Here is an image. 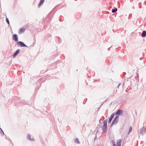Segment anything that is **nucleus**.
Returning <instances> with one entry per match:
<instances>
[{
	"instance_id": "1",
	"label": "nucleus",
	"mask_w": 146,
	"mask_h": 146,
	"mask_svg": "<svg viewBox=\"0 0 146 146\" xmlns=\"http://www.w3.org/2000/svg\"><path fill=\"white\" fill-rule=\"evenodd\" d=\"M107 120L106 119L104 121L103 123V126L102 127V129L104 133H106L107 132Z\"/></svg>"
},
{
	"instance_id": "2",
	"label": "nucleus",
	"mask_w": 146,
	"mask_h": 146,
	"mask_svg": "<svg viewBox=\"0 0 146 146\" xmlns=\"http://www.w3.org/2000/svg\"><path fill=\"white\" fill-rule=\"evenodd\" d=\"M17 44L18 46L20 47H28V46L26 45L23 42L21 41H18L17 42Z\"/></svg>"
},
{
	"instance_id": "3",
	"label": "nucleus",
	"mask_w": 146,
	"mask_h": 146,
	"mask_svg": "<svg viewBox=\"0 0 146 146\" xmlns=\"http://www.w3.org/2000/svg\"><path fill=\"white\" fill-rule=\"evenodd\" d=\"M123 111L118 109L115 112V115H122L123 114Z\"/></svg>"
},
{
	"instance_id": "4",
	"label": "nucleus",
	"mask_w": 146,
	"mask_h": 146,
	"mask_svg": "<svg viewBox=\"0 0 146 146\" xmlns=\"http://www.w3.org/2000/svg\"><path fill=\"white\" fill-rule=\"evenodd\" d=\"M146 127H143L141 128L140 131V133L142 135H143L146 133Z\"/></svg>"
},
{
	"instance_id": "5",
	"label": "nucleus",
	"mask_w": 146,
	"mask_h": 146,
	"mask_svg": "<svg viewBox=\"0 0 146 146\" xmlns=\"http://www.w3.org/2000/svg\"><path fill=\"white\" fill-rule=\"evenodd\" d=\"M54 9L52 10L47 16L46 18H49V22H50L51 21L52 19L51 17L52 16H53V14H52V13Z\"/></svg>"
},
{
	"instance_id": "6",
	"label": "nucleus",
	"mask_w": 146,
	"mask_h": 146,
	"mask_svg": "<svg viewBox=\"0 0 146 146\" xmlns=\"http://www.w3.org/2000/svg\"><path fill=\"white\" fill-rule=\"evenodd\" d=\"M13 39L15 42H18L19 39L17 35L16 34H14L13 35Z\"/></svg>"
},
{
	"instance_id": "7",
	"label": "nucleus",
	"mask_w": 146,
	"mask_h": 146,
	"mask_svg": "<svg viewBox=\"0 0 146 146\" xmlns=\"http://www.w3.org/2000/svg\"><path fill=\"white\" fill-rule=\"evenodd\" d=\"M119 115H116L113 119L112 122L115 123H117L118 122L119 119Z\"/></svg>"
},
{
	"instance_id": "8",
	"label": "nucleus",
	"mask_w": 146,
	"mask_h": 146,
	"mask_svg": "<svg viewBox=\"0 0 146 146\" xmlns=\"http://www.w3.org/2000/svg\"><path fill=\"white\" fill-rule=\"evenodd\" d=\"M20 50L19 49H17L13 54V58H15L19 52Z\"/></svg>"
},
{
	"instance_id": "9",
	"label": "nucleus",
	"mask_w": 146,
	"mask_h": 146,
	"mask_svg": "<svg viewBox=\"0 0 146 146\" xmlns=\"http://www.w3.org/2000/svg\"><path fill=\"white\" fill-rule=\"evenodd\" d=\"M31 137V135L29 134H28L27 135V139L29 141H34L35 139H32Z\"/></svg>"
},
{
	"instance_id": "10",
	"label": "nucleus",
	"mask_w": 146,
	"mask_h": 146,
	"mask_svg": "<svg viewBox=\"0 0 146 146\" xmlns=\"http://www.w3.org/2000/svg\"><path fill=\"white\" fill-rule=\"evenodd\" d=\"M122 139H118L116 142V146H121V143Z\"/></svg>"
},
{
	"instance_id": "11",
	"label": "nucleus",
	"mask_w": 146,
	"mask_h": 146,
	"mask_svg": "<svg viewBox=\"0 0 146 146\" xmlns=\"http://www.w3.org/2000/svg\"><path fill=\"white\" fill-rule=\"evenodd\" d=\"M25 31V29L24 28L22 27L19 29V33L20 34L21 33H24Z\"/></svg>"
},
{
	"instance_id": "12",
	"label": "nucleus",
	"mask_w": 146,
	"mask_h": 146,
	"mask_svg": "<svg viewBox=\"0 0 146 146\" xmlns=\"http://www.w3.org/2000/svg\"><path fill=\"white\" fill-rule=\"evenodd\" d=\"M141 36L142 37H145L146 36V31H143L141 34Z\"/></svg>"
},
{
	"instance_id": "13",
	"label": "nucleus",
	"mask_w": 146,
	"mask_h": 146,
	"mask_svg": "<svg viewBox=\"0 0 146 146\" xmlns=\"http://www.w3.org/2000/svg\"><path fill=\"white\" fill-rule=\"evenodd\" d=\"M45 0H40V1L38 4V7H40V6L43 4Z\"/></svg>"
},
{
	"instance_id": "14",
	"label": "nucleus",
	"mask_w": 146,
	"mask_h": 146,
	"mask_svg": "<svg viewBox=\"0 0 146 146\" xmlns=\"http://www.w3.org/2000/svg\"><path fill=\"white\" fill-rule=\"evenodd\" d=\"M75 143L78 144H80V143L79 141V139L78 138H76L75 140Z\"/></svg>"
},
{
	"instance_id": "15",
	"label": "nucleus",
	"mask_w": 146,
	"mask_h": 146,
	"mask_svg": "<svg viewBox=\"0 0 146 146\" xmlns=\"http://www.w3.org/2000/svg\"><path fill=\"white\" fill-rule=\"evenodd\" d=\"M117 10V8L115 7L114 9H112L111 12L112 13H114L116 12Z\"/></svg>"
},
{
	"instance_id": "16",
	"label": "nucleus",
	"mask_w": 146,
	"mask_h": 146,
	"mask_svg": "<svg viewBox=\"0 0 146 146\" xmlns=\"http://www.w3.org/2000/svg\"><path fill=\"white\" fill-rule=\"evenodd\" d=\"M6 22L9 25V24H10L9 21V20L8 18L7 17H6Z\"/></svg>"
},
{
	"instance_id": "17",
	"label": "nucleus",
	"mask_w": 146,
	"mask_h": 146,
	"mask_svg": "<svg viewBox=\"0 0 146 146\" xmlns=\"http://www.w3.org/2000/svg\"><path fill=\"white\" fill-rule=\"evenodd\" d=\"M132 128L131 126H130L129 127V131L128 132V134H129L132 131Z\"/></svg>"
},
{
	"instance_id": "18",
	"label": "nucleus",
	"mask_w": 146,
	"mask_h": 146,
	"mask_svg": "<svg viewBox=\"0 0 146 146\" xmlns=\"http://www.w3.org/2000/svg\"><path fill=\"white\" fill-rule=\"evenodd\" d=\"M115 113H113L111 114V115L110 116V117L113 119V117L114 116V115H115Z\"/></svg>"
},
{
	"instance_id": "19",
	"label": "nucleus",
	"mask_w": 146,
	"mask_h": 146,
	"mask_svg": "<svg viewBox=\"0 0 146 146\" xmlns=\"http://www.w3.org/2000/svg\"><path fill=\"white\" fill-rule=\"evenodd\" d=\"M111 143L113 144V146H116L115 141L114 140H112L111 141Z\"/></svg>"
},
{
	"instance_id": "20",
	"label": "nucleus",
	"mask_w": 146,
	"mask_h": 146,
	"mask_svg": "<svg viewBox=\"0 0 146 146\" xmlns=\"http://www.w3.org/2000/svg\"><path fill=\"white\" fill-rule=\"evenodd\" d=\"M0 132L2 133L3 135H5L4 131L1 127H0Z\"/></svg>"
},
{
	"instance_id": "21",
	"label": "nucleus",
	"mask_w": 146,
	"mask_h": 146,
	"mask_svg": "<svg viewBox=\"0 0 146 146\" xmlns=\"http://www.w3.org/2000/svg\"><path fill=\"white\" fill-rule=\"evenodd\" d=\"M56 40H58V42H60V39L59 37H57L56 38Z\"/></svg>"
},
{
	"instance_id": "22",
	"label": "nucleus",
	"mask_w": 146,
	"mask_h": 146,
	"mask_svg": "<svg viewBox=\"0 0 146 146\" xmlns=\"http://www.w3.org/2000/svg\"><path fill=\"white\" fill-rule=\"evenodd\" d=\"M112 118L110 117L109 120H108V123H111V122L112 119Z\"/></svg>"
},
{
	"instance_id": "23",
	"label": "nucleus",
	"mask_w": 146,
	"mask_h": 146,
	"mask_svg": "<svg viewBox=\"0 0 146 146\" xmlns=\"http://www.w3.org/2000/svg\"><path fill=\"white\" fill-rule=\"evenodd\" d=\"M57 62H55L53 63H52V64H51V66H54V65H56V64H57Z\"/></svg>"
},
{
	"instance_id": "24",
	"label": "nucleus",
	"mask_w": 146,
	"mask_h": 146,
	"mask_svg": "<svg viewBox=\"0 0 146 146\" xmlns=\"http://www.w3.org/2000/svg\"><path fill=\"white\" fill-rule=\"evenodd\" d=\"M115 124V123L112 122L110 126V127H112L113 126V125Z\"/></svg>"
},
{
	"instance_id": "25",
	"label": "nucleus",
	"mask_w": 146,
	"mask_h": 146,
	"mask_svg": "<svg viewBox=\"0 0 146 146\" xmlns=\"http://www.w3.org/2000/svg\"><path fill=\"white\" fill-rule=\"evenodd\" d=\"M120 83H119V84H118V85L117 86V87L116 88H119V87L120 86Z\"/></svg>"
},
{
	"instance_id": "26",
	"label": "nucleus",
	"mask_w": 146,
	"mask_h": 146,
	"mask_svg": "<svg viewBox=\"0 0 146 146\" xmlns=\"http://www.w3.org/2000/svg\"><path fill=\"white\" fill-rule=\"evenodd\" d=\"M144 57H143L142 58H140V59H139L140 60H142L143 59V58Z\"/></svg>"
},
{
	"instance_id": "27",
	"label": "nucleus",
	"mask_w": 146,
	"mask_h": 146,
	"mask_svg": "<svg viewBox=\"0 0 146 146\" xmlns=\"http://www.w3.org/2000/svg\"><path fill=\"white\" fill-rule=\"evenodd\" d=\"M123 128H122V130H121V131H120V133H121V132H122V130H123Z\"/></svg>"
},
{
	"instance_id": "28",
	"label": "nucleus",
	"mask_w": 146,
	"mask_h": 146,
	"mask_svg": "<svg viewBox=\"0 0 146 146\" xmlns=\"http://www.w3.org/2000/svg\"><path fill=\"white\" fill-rule=\"evenodd\" d=\"M48 36L49 37H50L51 36H50V34H48Z\"/></svg>"
},
{
	"instance_id": "29",
	"label": "nucleus",
	"mask_w": 146,
	"mask_h": 146,
	"mask_svg": "<svg viewBox=\"0 0 146 146\" xmlns=\"http://www.w3.org/2000/svg\"><path fill=\"white\" fill-rule=\"evenodd\" d=\"M132 8L133 9H135V7L134 6H133V7H132Z\"/></svg>"
},
{
	"instance_id": "30",
	"label": "nucleus",
	"mask_w": 146,
	"mask_h": 146,
	"mask_svg": "<svg viewBox=\"0 0 146 146\" xmlns=\"http://www.w3.org/2000/svg\"><path fill=\"white\" fill-rule=\"evenodd\" d=\"M110 48H108V50H110Z\"/></svg>"
},
{
	"instance_id": "31",
	"label": "nucleus",
	"mask_w": 146,
	"mask_h": 146,
	"mask_svg": "<svg viewBox=\"0 0 146 146\" xmlns=\"http://www.w3.org/2000/svg\"><path fill=\"white\" fill-rule=\"evenodd\" d=\"M99 122H100V121H99Z\"/></svg>"
},
{
	"instance_id": "32",
	"label": "nucleus",
	"mask_w": 146,
	"mask_h": 146,
	"mask_svg": "<svg viewBox=\"0 0 146 146\" xmlns=\"http://www.w3.org/2000/svg\"><path fill=\"white\" fill-rule=\"evenodd\" d=\"M145 124L146 125V121L145 122Z\"/></svg>"
},
{
	"instance_id": "33",
	"label": "nucleus",
	"mask_w": 146,
	"mask_h": 146,
	"mask_svg": "<svg viewBox=\"0 0 146 146\" xmlns=\"http://www.w3.org/2000/svg\"><path fill=\"white\" fill-rule=\"evenodd\" d=\"M145 4H146V1L145 2Z\"/></svg>"
},
{
	"instance_id": "34",
	"label": "nucleus",
	"mask_w": 146,
	"mask_h": 146,
	"mask_svg": "<svg viewBox=\"0 0 146 146\" xmlns=\"http://www.w3.org/2000/svg\"><path fill=\"white\" fill-rule=\"evenodd\" d=\"M96 137V135L95 138Z\"/></svg>"
},
{
	"instance_id": "35",
	"label": "nucleus",
	"mask_w": 146,
	"mask_h": 146,
	"mask_svg": "<svg viewBox=\"0 0 146 146\" xmlns=\"http://www.w3.org/2000/svg\"><path fill=\"white\" fill-rule=\"evenodd\" d=\"M136 113V111H135Z\"/></svg>"
}]
</instances>
